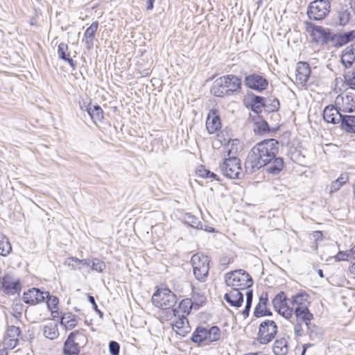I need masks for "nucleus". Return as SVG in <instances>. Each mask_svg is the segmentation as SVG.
<instances>
[{
  "mask_svg": "<svg viewBox=\"0 0 355 355\" xmlns=\"http://www.w3.org/2000/svg\"><path fill=\"white\" fill-rule=\"evenodd\" d=\"M279 144L275 139H264L257 143L246 157V172L252 173L265 166L268 173L272 175L279 174L284 167V162L282 157H277Z\"/></svg>",
  "mask_w": 355,
  "mask_h": 355,
  "instance_id": "obj_1",
  "label": "nucleus"
},
{
  "mask_svg": "<svg viewBox=\"0 0 355 355\" xmlns=\"http://www.w3.org/2000/svg\"><path fill=\"white\" fill-rule=\"evenodd\" d=\"M221 338V331L218 326L207 328L198 326L192 334L191 340L198 346L209 345L219 340Z\"/></svg>",
  "mask_w": 355,
  "mask_h": 355,
  "instance_id": "obj_2",
  "label": "nucleus"
},
{
  "mask_svg": "<svg viewBox=\"0 0 355 355\" xmlns=\"http://www.w3.org/2000/svg\"><path fill=\"white\" fill-rule=\"evenodd\" d=\"M225 282L227 286L232 289L244 290L251 287L253 280L251 276L244 270H236L225 275Z\"/></svg>",
  "mask_w": 355,
  "mask_h": 355,
  "instance_id": "obj_3",
  "label": "nucleus"
},
{
  "mask_svg": "<svg viewBox=\"0 0 355 355\" xmlns=\"http://www.w3.org/2000/svg\"><path fill=\"white\" fill-rule=\"evenodd\" d=\"M232 150H228L227 155L228 157L224 159L220 164L219 168L222 174L229 179H240L241 174V164L239 158L230 157Z\"/></svg>",
  "mask_w": 355,
  "mask_h": 355,
  "instance_id": "obj_4",
  "label": "nucleus"
},
{
  "mask_svg": "<svg viewBox=\"0 0 355 355\" xmlns=\"http://www.w3.org/2000/svg\"><path fill=\"white\" fill-rule=\"evenodd\" d=\"M209 258L203 254L196 253L191 259L193 275L196 279L205 282L209 271Z\"/></svg>",
  "mask_w": 355,
  "mask_h": 355,
  "instance_id": "obj_5",
  "label": "nucleus"
},
{
  "mask_svg": "<svg viewBox=\"0 0 355 355\" xmlns=\"http://www.w3.org/2000/svg\"><path fill=\"white\" fill-rule=\"evenodd\" d=\"M152 302L161 309H168L176 304L177 296L168 288H158L153 295Z\"/></svg>",
  "mask_w": 355,
  "mask_h": 355,
  "instance_id": "obj_6",
  "label": "nucleus"
},
{
  "mask_svg": "<svg viewBox=\"0 0 355 355\" xmlns=\"http://www.w3.org/2000/svg\"><path fill=\"white\" fill-rule=\"evenodd\" d=\"M330 8V0H315L309 5L306 13L310 19L321 21L329 14Z\"/></svg>",
  "mask_w": 355,
  "mask_h": 355,
  "instance_id": "obj_7",
  "label": "nucleus"
},
{
  "mask_svg": "<svg viewBox=\"0 0 355 355\" xmlns=\"http://www.w3.org/2000/svg\"><path fill=\"white\" fill-rule=\"evenodd\" d=\"M306 31L309 33L312 41L315 43L327 45L329 43L331 30L311 21H306Z\"/></svg>",
  "mask_w": 355,
  "mask_h": 355,
  "instance_id": "obj_8",
  "label": "nucleus"
},
{
  "mask_svg": "<svg viewBox=\"0 0 355 355\" xmlns=\"http://www.w3.org/2000/svg\"><path fill=\"white\" fill-rule=\"evenodd\" d=\"M277 325L275 321L265 320L259 324L257 340L261 345L268 344L277 335Z\"/></svg>",
  "mask_w": 355,
  "mask_h": 355,
  "instance_id": "obj_9",
  "label": "nucleus"
},
{
  "mask_svg": "<svg viewBox=\"0 0 355 355\" xmlns=\"http://www.w3.org/2000/svg\"><path fill=\"white\" fill-rule=\"evenodd\" d=\"M288 300L286 293L284 291H280L272 301L275 310L286 319L290 318L293 312V307L288 306Z\"/></svg>",
  "mask_w": 355,
  "mask_h": 355,
  "instance_id": "obj_10",
  "label": "nucleus"
},
{
  "mask_svg": "<svg viewBox=\"0 0 355 355\" xmlns=\"http://www.w3.org/2000/svg\"><path fill=\"white\" fill-rule=\"evenodd\" d=\"M244 83L247 87L259 92L266 89L268 86V80L257 73H252L246 76Z\"/></svg>",
  "mask_w": 355,
  "mask_h": 355,
  "instance_id": "obj_11",
  "label": "nucleus"
},
{
  "mask_svg": "<svg viewBox=\"0 0 355 355\" xmlns=\"http://www.w3.org/2000/svg\"><path fill=\"white\" fill-rule=\"evenodd\" d=\"M335 103L338 109L343 112L352 113L355 111V96L353 94L338 95Z\"/></svg>",
  "mask_w": 355,
  "mask_h": 355,
  "instance_id": "obj_12",
  "label": "nucleus"
},
{
  "mask_svg": "<svg viewBox=\"0 0 355 355\" xmlns=\"http://www.w3.org/2000/svg\"><path fill=\"white\" fill-rule=\"evenodd\" d=\"M48 296V291L44 292L37 288H32L24 292L23 300L26 304L34 305L44 302Z\"/></svg>",
  "mask_w": 355,
  "mask_h": 355,
  "instance_id": "obj_13",
  "label": "nucleus"
},
{
  "mask_svg": "<svg viewBox=\"0 0 355 355\" xmlns=\"http://www.w3.org/2000/svg\"><path fill=\"white\" fill-rule=\"evenodd\" d=\"M225 87L227 89L228 96L238 94L241 89V79L234 74L223 76Z\"/></svg>",
  "mask_w": 355,
  "mask_h": 355,
  "instance_id": "obj_14",
  "label": "nucleus"
},
{
  "mask_svg": "<svg viewBox=\"0 0 355 355\" xmlns=\"http://www.w3.org/2000/svg\"><path fill=\"white\" fill-rule=\"evenodd\" d=\"M80 334V331L70 333L63 345V355H78L80 353L79 344L75 341L76 336Z\"/></svg>",
  "mask_w": 355,
  "mask_h": 355,
  "instance_id": "obj_15",
  "label": "nucleus"
},
{
  "mask_svg": "<svg viewBox=\"0 0 355 355\" xmlns=\"http://www.w3.org/2000/svg\"><path fill=\"white\" fill-rule=\"evenodd\" d=\"M340 112L337 106L333 105H327L323 110V119L327 123L332 124L340 123L344 115Z\"/></svg>",
  "mask_w": 355,
  "mask_h": 355,
  "instance_id": "obj_16",
  "label": "nucleus"
},
{
  "mask_svg": "<svg viewBox=\"0 0 355 355\" xmlns=\"http://www.w3.org/2000/svg\"><path fill=\"white\" fill-rule=\"evenodd\" d=\"M173 315L178 318V320L173 325V329H176V333L184 337L189 332V321L187 316L184 314L180 315V311L177 309H173Z\"/></svg>",
  "mask_w": 355,
  "mask_h": 355,
  "instance_id": "obj_17",
  "label": "nucleus"
},
{
  "mask_svg": "<svg viewBox=\"0 0 355 355\" xmlns=\"http://www.w3.org/2000/svg\"><path fill=\"white\" fill-rule=\"evenodd\" d=\"M2 287L3 292L8 295H15L21 291V285L19 279L12 281V277L6 275L2 278Z\"/></svg>",
  "mask_w": 355,
  "mask_h": 355,
  "instance_id": "obj_18",
  "label": "nucleus"
},
{
  "mask_svg": "<svg viewBox=\"0 0 355 355\" xmlns=\"http://www.w3.org/2000/svg\"><path fill=\"white\" fill-rule=\"evenodd\" d=\"M224 300L231 306L239 308L243 302V295L240 290L232 289L225 294Z\"/></svg>",
  "mask_w": 355,
  "mask_h": 355,
  "instance_id": "obj_19",
  "label": "nucleus"
},
{
  "mask_svg": "<svg viewBox=\"0 0 355 355\" xmlns=\"http://www.w3.org/2000/svg\"><path fill=\"white\" fill-rule=\"evenodd\" d=\"M311 74L309 64L305 62H299L296 69V80L301 84H306Z\"/></svg>",
  "mask_w": 355,
  "mask_h": 355,
  "instance_id": "obj_20",
  "label": "nucleus"
},
{
  "mask_svg": "<svg viewBox=\"0 0 355 355\" xmlns=\"http://www.w3.org/2000/svg\"><path fill=\"white\" fill-rule=\"evenodd\" d=\"M355 61V43L347 46L342 52L341 62L345 68H349Z\"/></svg>",
  "mask_w": 355,
  "mask_h": 355,
  "instance_id": "obj_21",
  "label": "nucleus"
},
{
  "mask_svg": "<svg viewBox=\"0 0 355 355\" xmlns=\"http://www.w3.org/2000/svg\"><path fill=\"white\" fill-rule=\"evenodd\" d=\"M206 126L210 134H214L221 128V121L220 116L216 114L215 111L211 110L207 116Z\"/></svg>",
  "mask_w": 355,
  "mask_h": 355,
  "instance_id": "obj_22",
  "label": "nucleus"
},
{
  "mask_svg": "<svg viewBox=\"0 0 355 355\" xmlns=\"http://www.w3.org/2000/svg\"><path fill=\"white\" fill-rule=\"evenodd\" d=\"M98 28V22L93 21L92 24L86 29L84 33L83 42H85L86 48L89 50L94 46V38L95 33Z\"/></svg>",
  "mask_w": 355,
  "mask_h": 355,
  "instance_id": "obj_23",
  "label": "nucleus"
},
{
  "mask_svg": "<svg viewBox=\"0 0 355 355\" xmlns=\"http://www.w3.org/2000/svg\"><path fill=\"white\" fill-rule=\"evenodd\" d=\"M223 80H225V78H223V76H220L216 78L212 83L210 92L214 96L220 98L228 96V93L226 87H225Z\"/></svg>",
  "mask_w": 355,
  "mask_h": 355,
  "instance_id": "obj_24",
  "label": "nucleus"
},
{
  "mask_svg": "<svg viewBox=\"0 0 355 355\" xmlns=\"http://www.w3.org/2000/svg\"><path fill=\"white\" fill-rule=\"evenodd\" d=\"M293 309L296 321L303 322L306 324L311 322L313 319V314L310 312L308 306H295Z\"/></svg>",
  "mask_w": 355,
  "mask_h": 355,
  "instance_id": "obj_25",
  "label": "nucleus"
},
{
  "mask_svg": "<svg viewBox=\"0 0 355 355\" xmlns=\"http://www.w3.org/2000/svg\"><path fill=\"white\" fill-rule=\"evenodd\" d=\"M68 45L64 42L60 43L58 47V55L60 60H62L69 63L72 69L76 67V62L70 58L69 53L68 52Z\"/></svg>",
  "mask_w": 355,
  "mask_h": 355,
  "instance_id": "obj_26",
  "label": "nucleus"
},
{
  "mask_svg": "<svg viewBox=\"0 0 355 355\" xmlns=\"http://www.w3.org/2000/svg\"><path fill=\"white\" fill-rule=\"evenodd\" d=\"M288 342L285 338H277L272 346V351L275 355H286L288 352Z\"/></svg>",
  "mask_w": 355,
  "mask_h": 355,
  "instance_id": "obj_27",
  "label": "nucleus"
},
{
  "mask_svg": "<svg viewBox=\"0 0 355 355\" xmlns=\"http://www.w3.org/2000/svg\"><path fill=\"white\" fill-rule=\"evenodd\" d=\"M340 127L347 133H355V116L344 114Z\"/></svg>",
  "mask_w": 355,
  "mask_h": 355,
  "instance_id": "obj_28",
  "label": "nucleus"
},
{
  "mask_svg": "<svg viewBox=\"0 0 355 355\" xmlns=\"http://www.w3.org/2000/svg\"><path fill=\"white\" fill-rule=\"evenodd\" d=\"M60 323L67 329H72L77 325L78 321L75 315L71 313H67L60 317Z\"/></svg>",
  "mask_w": 355,
  "mask_h": 355,
  "instance_id": "obj_29",
  "label": "nucleus"
},
{
  "mask_svg": "<svg viewBox=\"0 0 355 355\" xmlns=\"http://www.w3.org/2000/svg\"><path fill=\"white\" fill-rule=\"evenodd\" d=\"M182 221L184 224L187 225L189 227L202 230L203 226L202 223L199 220V219L191 213H186L182 216Z\"/></svg>",
  "mask_w": 355,
  "mask_h": 355,
  "instance_id": "obj_30",
  "label": "nucleus"
},
{
  "mask_svg": "<svg viewBox=\"0 0 355 355\" xmlns=\"http://www.w3.org/2000/svg\"><path fill=\"white\" fill-rule=\"evenodd\" d=\"M250 106L253 112L259 114L261 112V109L266 106L265 98L261 96L253 95Z\"/></svg>",
  "mask_w": 355,
  "mask_h": 355,
  "instance_id": "obj_31",
  "label": "nucleus"
},
{
  "mask_svg": "<svg viewBox=\"0 0 355 355\" xmlns=\"http://www.w3.org/2000/svg\"><path fill=\"white\" fill-rule=\"evenodd\" d=\"M306 327V334L309 336L310 340H319L321 337L320 328L311 322L305 324Z\"/></svg>",
  "mask_w": 355,
  "mask_h": 355,
  "instance_id": "obj_32",
  "label": "nucleus"
},
{
  "mask_svg": "<svg viewBox=\"0 0 355 355\" xmlns=\"http://www.w3.org/2000/svg\"><path fill=\"white\" fill-rule=\"evenodd\" d=\"M308 297L309 295L306 293H300L292 297L291 302L293 306H308Z\"/></svg>",
  "mask_w": 355,
  "mask_h": 355,
  "instance_id": "obj_33",
  "label": "nucleus"
},
{
  "mask_svg": "<svg viewBox=\"0 0 355 355\" xmlns=\"http://www.w3.org/2000/svg\"><path fill=\"white\" fill-rule=\"evenodd\" d=\"M351 18V11L349 8H342L338 12L337 15L338 24L340 26H345L347 25Z\"/></svg>",
  "mask_w": 355,
  "mask_h": 355,
  "instance_id": "obj_34",
  "label": "nucleus"
},
{
  "mask_svg": "<svg viewBox=\"0 0 355 355\" xmlns=\"http://www.w3.org/2000/svg\"><path fill=\"white\" fill-rule=\"evenodd\" d=\"M103 109L98 105H94L91 110L89 109L88 110V114L95 123L97 121H101L103 119Z\"/></svg>",
  "mask_w": 355,
  "mask_h": 355,
  "instance_id": "obj_35",
  "label": "nucleus"
},
{
  "mask_svg": "<svg viewBox=\"0 0 355 355\" xmlns=\"http://www.w3.org/2000/svg\"><path fill=\"white\" fill-rule=\"evenodd\" d=\"M12 250L9 239L3 234H0V255L7 256Z\"/></svg>",
  "mask_w": 355,
  "mask_h": 355,
  "instance_id": "obj_36",
  "label": "nucleus"
},
{
  "mask_svg": "<svg viewBox=\"0 0 355 355\" xmlns=\"http://www.w3.org/2000/svg\"><path fill=\"white\" fill-rule=\"evenodd\" d=\"M43 334L44 336L51 340H53L59 336L57 324H50L44 327Z\"/></svg>",
  "mask_w": 355,
  "mask_h": 355,
  "instance_id": "obj_37",
  "label": "nucleus"
},
{
  "mask_svg": "<svg viewBox=\"0 0 355 355\" xmlns=\"http://www.w3.org/2000/svg\"><path fill=\"white\" fill-rule=\"evenodd\" d=\"M197 173L202 178L211 179V180L220 181V178L214 172L207 169L204 166L201 165L198 168Z\"/></svg>",
  "mask_w": 355,
  "mask_h": 355,
  "instance_id": "obj_38",
  "label": "nucleus"
},
{
  "mask_svg": "<svg viewBox=\"0 0 355 355\" xmlns=\"http://www.w3.org/2000/svg\"><path fill=\"white\" fill-rule=\"evenodd\" d=\"M254 131L257 135H261L269 132L270 128L268 123H267L266 121L261 119L260 121H257L255 123Z\"/></svg>",
  "mask_w": 355,
  "mask_h": 355,
  "instance_id": "obj_39",
  "label": "nucleus"
},
{
  "mask_svg": "<svg viewBox=\"0 0 355 355\" xmlns=\"http://www.w3.org/2000/svg\"><path fill=\"white\" fill-rule=\"evenodd\" d=\"M253 300V291L252 290H248L246 292V302L245 309L242 311L241 314L243 315L244 318H246L249 316L250 309L252 306Z\"/></svg>",
  "mask_w": 355,
  "mask_h": 355,
  "instance_id": "obj_40",
  "label": "nucleus"
},
{
  "mask_svg": "<svg viewBox=\"0 0 355 355\" xmlns=\"http://www.w3.org/2000/svg\"><path fill=\"white\" fill-rule=\"evenodd\" d=\"M329 42L333 46L336 48H339L345 45L343 42L341 34L334 33L332 31L330 35Z\"/></svg>",
  "mask_w": 355,
  "mask_h": 355,
  "instance_id": "obj_41",
  "label": "nucleus"
},
{
  "mask_svg": "<svg viewBox=\"0 0 355 355\" xmlns=\"http://www.w3.org/2000/svg\"><path fill=\"white\" fill-rule=\"evenodd\" d=\"M180 311H182L186 316L189 314L191 309V300L189 299L182 300L177 309Z\"/></svg>",
  "mask_w": 355,
  "mask_h": 355,
  "instance_id": "obj_42",
  "label": "nucleus"
},
{
  "mask_svg": "<svg viewBox=\"0 0 355 355\" xmlns=\"http://www.w3.org/2000/svg\"><path fill=\"white\" fill-rule=\"evenodd\" d=\"M72 262L82 263V264L85 265V266H89V264H90L89 259H78L77 257H69L66 260L65 264L67 265L69 267H71V268L75 269V268L73 266V263Z\"/></svg>",
  "mask_w": 355,
  "mask_h": 355,
  "instance_id": "obj_43",
  "label": "nucleus"
},
{
  "mask_svg": "<svg viewBox=\"0 0 355 355\" xmlns=\"http://www.w3.org/2000/svg\"><path fill=\"white\" fill-rule=\"evenodd\" d=\"M21 334V329L18 327L14 325L9 326L6 331V335L5 337L18 338Z\"/></svg>",
  "mask_w": 355,
  "mask_h": 355,
  "instance_id": "obj_44",
  "label": "nucleus"
},
{
  "mask_svg": "<svg viewBox=\"0 0 355 355\" xmlns=\"http://www.w3.org/2000/svg\"><path fill=\"white\" fill-rule=\"evenodd\" d=\"M92 269L98 272H102L105 269V263L98 258H94L92 260Z\"/></svg>",
  "mask_w": 355,
  "mask_h": 355,
  "instance_id": "obj_45",
  "label": "nucleus"
},
{
  "mask_svg": "<svg viewBox=\"0 0 355 355\" xmlns=\"http://www.w3.org/2000/svg\"><path fill=\"white\" fill-rule=\"evenodd\" d=\"M46 305L49 310L55 309L59 302V300L56 296L51 295L49 292V296L46 297Z\"/></svg>",
  "mask_w": 355,
  "mask_h": 355,
  "instance_id": "obj_46",
  "label": "nucleus"
},
{
  "mask_svg": "<svg viewBox=\"0 0 355 355\" xmlns=\"http://www.w3.org/2000/svg\"><path fill=\"white\" fill-rule=\"evenodd\" d=\"M270 103H266V108L269 112H277L279 110V101L277 98H274L272 100H270Z\"/></svg>",
  "mask_w": 355,
  "mask_h": 355,
  "instance_id": "obj_47",
  "label": "nucleus"
},
{
  "mask_svg": "<svg viewBox=\"0 0 355 355\" xmlns=\"http://www.w3.org/2000/svg\"><path fill=\"white\" fill-rule=\"evenodd\" d=\"M345 44L355 40V30L350 31L349 32H345L340 33Z\"/></svg>",
  "mask_w": 355,
  "mask_h": 355,
  "instance_id": "obj_48",
  "label": "nucleus"
},
{
  "mask_svg": "<svg viewBox=\"0 0 355 355\" xmlns=\"http://www.w3.org/2000/svg\"><path fill=\"white\" fill-rule=\"evenodd\" d=\"M109 351L112 355H119L120 352V345L114 340L109 343Z\"/></svg>",
  "mask_w": 355,
  "mask_h": 355,
  "instance_id": "obj_49",
  "label": "nucleus"
},
{
  "mask_svg": "<svg viewBox=\"0 0 355 355\" xmlns=\"http://www.w3.org/2000/svg\"><path fill=\"white\" fill-rule=\"evenodd\" d=\"M4 343L5 345L10 348L11 349L15 348L19 343L18 338H4Z\"/></svg>",
  "mask_w": 355,
  "mask_h": 355,
  "instance_id": "obj_50",
  "label": "nucleus"
},
{
  "mask_svg": "<svg viewBox=\"0 0 355 355\" xmlns=\"http://www.w3.org/2000/svg\"><path fill=\"white\" fill-rule=\"evenodd\" d=\"M294 334L295 337H302L304 335V331L301 322L296 321V323L294 324Z\"/></svg>",
  "mask_w": 355,
  "mask_h": 355,
  "instance_id": "obj_51",
  "label": "nucleus"
},
{
  "mask_svg": "<svg viewBox=\"0 0 355 355\" xmlns=\"http://www.w3.org/2000/svg\"><path fill=\"white\" fill-rule=\"evenodd\" d=\"M334 258L336 261H342L349 260L350 257H349L346 251H339Z\"/></svg>",
  "mask_w": 355,
  "mask_h": 355,
  "instance_id": "obj_52",
  "label": "nucleus"
},
{
  "mask_svg": "<svg viewBox=\"0 0 355 355\" xmlns=\"http://www.w3.org/2000/svg\"><path fill=\"white\" fill-rule=\"evenodd\" d=\"M254 316L255 318H260L265 316V311L264 308L263 306H261L260 304H257L254 311Z\"/></svg>",
  "mask_w": 355,
  "mask_h": 355,
  "instance_id": "obj_53",
  "label": "nucleus"
},
{
  "mask_svg": "<svg viewBox=\"0 0 355 355\" xmlns=\"http://www.w3.org/2000/svg\"><path fill=\"white\" fill-rule=\"evenodd\" d=\"M88 301L93 305V309H94V311L99 315V316L101 318H102L103 315V313L101 311H100L98 309V306L96 303L94 297L93 296L89 295H88Z\"/></svg>",
  "mask_w": 355,
  "mask_h": 355,
  "instance_id": "obj_54",
  "label": "nucleus"
},
{
  "mask_svg": "<svg viewBox=\"0 0 355 355\" xmlns=\"http://www.w3.org/2000/svg\"><path fill=\"white\" fill-rule=\"evenodd\" d=\"M268 301V293H263L259 297V303L257 304H260L261 306H263V308H266L267 306Z\"/></svg>",
  "mask_w": 355,
  "mask_h": 355,
  "instance_id": "obj_55",
  "label": "nucleus"
},
{
  "mask_svg": "<svg viewBox=\"0 0 355 355\" xmlns=\"http://www.w3.org/2000/svg\"><path fill=\"white\" fill-rule=\"evenodd\" d=\"M341 187H343V185L340 184V182H338L336 180H334V182H332V183L330 186L329 193H332L336 192L337 191H338L340 189V188Z\"/></svg>",
  "mask_w": 355,
  "mask_h": 355,
  "instance_id": "obj_56",
  "label": "nucleus"
},
{
  "mask_svg": "<svg viewBox=\"0 0 355 355\" xmlns=\"http://www.w3.org/2000/svg\"><path fill=\"white\" fill-rule=\"evenodd\" d=\"M346 78L347 84L349 85L350 88L352 89H355V70L352 73V76L349 77V78Z\"/></svg>",
  "mask_w": 355,
  "mask_h": 355,
  "instance_id": "obj_57",
  "label": "nucleus"
},
{
  "mask_svg": "<svg viewBox=\"0 0 355 355\" xmlns=\"http://www.w3.org/2000/svg\"><path fill=\"white\" fill-rule=\"evenodd\" d=\"M80 107L83 111H86L88 113L89 109L91 110V103L89 102L83 101L80 102Z\"/></svg>",
  "mask_w": 355,
  "mask_h": 355,
  "instance_id": "obj_58",
  "label": "nucleus"
},
{
  "mask_svg": "<svg viewBox=\"0 0 355 355\" xmlns=\"http://www.w3.org/2000/svg\"><path fill=\"white\" fill-rule=\"evenodd\" d=\"M338 182H340L343 186L347 182L348 176L347 174H341L337 179Z\"/></svg>",
  "mask_w": 355,
  "mask_h": 355,
  "instance_id": "obj_59",
  "label": "nucleus"
},
{
  "mask_svg": "<svg viewBox=\"0 0 355 355\" xmlns=\"http://www.w3.org/2000/svg\"><path fill=\"white\" fill-rule=\"evenodd\" d=\"M313 237L314 238L315 242H318L322 240L323 235L320 231H314L313 232Z\"/></svg>",
  "mask_w": 355,
  "mask_h": 355,
  "instance_id": "obj_60",
  "label": "nucleus"
},
{
  "mask_svg": "<svg viewBox=\"0 0 355 355\" xmlns=\"http://www.w3.org/2000/svg\"><path fill=\"white\" fill-rule=\"evenodd\" d=\"M155 0H147V9L152 10L153 8Z\"/></svg>",
  "mask_w": 355,
  "mask_h": 355,
  "instance_id": "obj_61",
  "label": "nucleus"
},
{
  "mask_svg": "<svg viewBox=\"0 0 355 355\" xmlns=\"http://www.w3.org/2000/svg\"><path fill=\"white\" fill-rule=\"evenodd\" d=\"M51 316L53 319L59 318L60 312L58 310H52L51 309Z\"/></svg>",
  "mask_w": 355,
  "mask_h": 355,
  "instance_id": "obj_62",
  "label": "nucleus"
},
{
  "mask_svg": "<svg viewBox=\"0 0 355 355\" xmlns=\"http://www.w3.org/2000/svg\"><path fill=\"white\" fill-rule=\"evenodd\" d=\"M349 257H352L355 253V245L348 251H346Z\"/></svg>",
  "mask_w": 355,
  "mask_h": 355,
  "instance_id": "obj_63",
  "label": "nucleus"
},
{
  "mask_svg": "<svg viewBox=\"0 0 355 355\" xmlns=\"http://www.w3.org/2000/svg\"><path fill=\"white\" fill-rule=\"evenodd\" d=\"M0 355H8V351L6 348L0 349Z\"/></svg>",
  "mask_w": 355,
  "mask_h": 355,
  "instance_id": "obj_64",
  "label": "nucleus"
}]
</instances>
